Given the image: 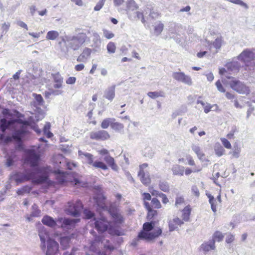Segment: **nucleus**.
Here are the masks:
<instances>
[{
  "label": "nucleus",
  "mask_w": 255,
  "mask_h": 255,
  "mask_svg": "<svg viewBox=\"0 0 255 255\" xmlns=\"http://www.w3.org/2000/svg\"><path fill=\"white\" fill-rule=\"evenodd\" d=\"M40 156L34 150L28 149L26 151V161L31 167H35L32 170H25L22 174H18L17 182L31 180L34 184H40L47 182V177L42 173L43 169L37 166Z\"/></svg>",
  "instance_id": "obj_1"
},
{
  "label": "nucleus",
  "mask_w": 255,
  "mask_h": 255,
  "mask_svg": "<svg viewBox=\"0 0 255 255\" xmlns=\"http://www.w3.org/2000/svg\"><path fill=\"white\" fill-rule=\"evenodd\" d=\"M27 123L22 122L20 120L7 121L5 118L0 119V128L3 133L6 129L12 131L13 137L19 141L24 135L27 130Z\"/></svg>",
  "instance_id": "obj_2"
},
{
  "label": "nucleus",
  "mask_w": 255,
  "mask_h": 255,
  "mask_svg": "<svg viewBox=\"0 0 255 255\" xmlns=\"http://www.w3.org/2000/svg\"><path fill=\"white\" fill-rule=\"evenodd\" d=\"M87 37L86 33L83 32L76 35L65 34L60 37L61 41L58 43H63L67 51L70 49L77 51L85 43Z\"/></svg>",
  "instance_id": "obj_3"
},
{
  "label": "nucleus",
  "mask_w": 255,
  "mask_h": 255,
  "mask_svg": "<svg viewBox=\"0 0 255 255\" xmlns=\"http://www.w3.org/2000/svg\"><path fill=\"white\" fill-rule=\"evenodd\" d=\"M77 221L78 220L76 219L61 218L56 222L52 218L48 216H44L42 220V222L44 225L50 227L54 228L57 226L66 229H71Z\"/></svg>",
  "instance_id": "obj_4"
},
{
  "label": "nucleus",
  "mask_w": 255,
  "mask_h": 255,
  "mask_svg": "<svg viewBox=\"0 0 255 255\" xmlns=\"http://www.w3.org/2000/svg\"><path fill=\"white\" fill-rule=\"evenodd\" d=\"M84 215L86 219L93 220L95 228L99 232H104L107 231L110 226V223L105 217L101 216L100 218L97 219L94 217V214L88 209L84 210Z\"/></svg>",
  "instance_id": "obj_5"
},
{
  "label": "nucleus",
  "mask_w": 255,
  "mask_h": 255,
  "mask_svg": "<svg viewBox=\"0 0 255 255\" xmlns=\"http://www.w3.org/2000/svg\"><path fill=\"white\" fill-rule=\"evenodd\" d=\"M153 228L151 223H145L143 225V231L140 232L138 235L139 239L151 240L158 237L162 233L160 228L155 229L153 232H149Z\"/></svg>",
  "instance_id": "obj_6"
},
{
  "label": "nucleus",
  "mask_w": 255,
  "mask_h": 255,
  "mask_svg": "<svg viewBox=\"0 0 255 255\" xmlns=\"http://www.w3.org/2000/svg\"><path fill=\"white\" fill-rule=\"evenodd\" d=\"M78 156L83 162L95 168H100L104 170L108 169L107 165L103 162L98 160L94 161V156L91 153L79 150Z\"/></svg>",
  "instance_id": "obj_7"
},
{
  "label": "nucleus",
  "mask_w": 255,
  "mask_h": 255,
  "mask_svg": "<svg viewBox=\"0 0 255 255\" xmlns=\"http://www.w3.org/2000/svg\"><path fill=\"white\" fill-rule=\"evenodd\" d=\"M229 84L231 88L239 94L248 95L250 93L249 88L239 80L232 78Z\"/></svg>",
  "instance_id": "obj_8"
},
{
  "label": "nucleus",
  "mask_w": 255,
  "mask_h": 255,
  "mask_svg": "<svg viewBox=\"0 0 255 255\" xmlns=\"http://www.w3.org/2000/svg\"><path fill=\"white\" fill-rule=\"evenodd\" d=\"M101 242V244L103 245L104 248L106 249L112 251L114 249V246L109 243V241L107 240L103 239L100 236L96 237L94 241L91 242V245L89 247L90 250L93 252H97L98 250L97 248L98 245L100 244Z\"/></svg>",
  "instance_id": "obj_9"
},
{
  "label": "nucleus",
  "mask_w": 255,
  "mask_h": 255,
  "mask_svg": "<svg viewBox=\"0 0 255 255\" xmlns=\"http://www.w3.org/2000/svg\"><path fill=\"white\" fill-rule=\"evenodd\" d=\"M105 199L103 198L102 202H99L96 200V202L98 207L101 208L104 211L107 213H110L113 220L117 223H122L124 221V218L121 213L118 211L110 212L108 210L107 207L106 206L105 203Z\"/></svg>",
  "instance_id": "obj_10"
},
{
  "label": "nucleus",
  "mask_w": 255,
  "mask_h": 255,
  "mask_svg": "<svg viewBox=\"0 0 255 255\" xmlns=\"http://www.w3.org/2000/svg\"><path fill=\"white\" fill-rule=\"evenodd\" d=\"M71 176V175L69 173L58 171L56 174V179L59 183L62 184L65 182H69ZM70 182L74 184L75 185L82 186L81 183L77 179L74 178L73 181H70Z\"/></svg>",
  "instance_id": "obj_11"
},
{
  "label": "nucleus",
  "mask_w": 255,
  "mask_h": 255,
  "mask_svg": "<svg viewBox=\"0 0 255 255\" xmlns=\"http://www.w3.org/2000/svg\"><path fill=\"white\" fill-rule=\"evenodd\" d=\"M172 78L178 82L183 83L188 86L192 85V80L190 76L182 72H174L172 74Z\"/></svg>",
  "instance_id": "obj_12"
},
{
  "label": "nucleus",
  "mask_w": 255,
  "mask_h": 255,
  "mask_svg": "<svg viewBox=\"0 0 255 255\" xmlns=\"http://www.w3.org/2000/svg\"><path fill=\"white\" fill-rule=\"evenodd\" d=\"M82 208V202L78 201L75 204L69 203V206L67 208L66 211L68 214L74 217H77L80 215Z\"/></svg>",
  "instance_id": "obj_13"
},
{
  "label": "nucleus",
  "mask_w": 255,
  "mask_h": 255,
  "mask_svg": "<svg viewBox=\"0 0 255 255\" xmlns=\"http://www.w3.org/2000/svg\"><path fill=\"white\" fill-rule=\"evenodd\" d=\"M90 137L92 139L105 140L108 139L110 137V135L107 131L101 130L91 132L90 134Z\"/></svg>",
  "instance_id": "obj_14"
},
{
  "label": "nucleus",
  "mask_w": 255,
  "mask_h": 255,
  "mask_svg": "<svg viewBox=\"0 0 255 255\" xmlns=\"http://www.w3.org/2000/svg\"><path fill=\"white\" fill-rule=\"evenodd\" d=\"M58 251V244L53 240L48 241L46 255H56Z\"/></svg>",
  "instance_id": "obj_15"
},
{
  "label": "nucleus",
  "mask_w": 255,
  "mask_h": 255,
  "mask_svg": "<svg viewBox=\"0 0 255 255\" xmlns=\"http://www.w3.org/2000/svg\"><path fill=\"white\" fill-rule=\"evenodd\" d=\"M254 57V53L249 49H246L239 55L238 59L248 65V63L251 61Z\"/></svg>",
  "instance_id": "obj_16"
},
{
  "label": "nucleus",
  "mask_w": 255,
  "mask_h": 255,
  "mask_svg": "<svg viewBox=\"0 0 255 255\" xmlns=\"http://www.w3.org/2000/svg\"><path fill=\"white\" fill-rule=\"evenodd\" d=\"M39 236L41 241L40 247L43 251H44L46 248V241L48 243V241L51 240L49 238V234L43 227L39 231Z\"/></svg>",
  "instance_id": "obj_17"
},
{
  "label": "nucleus",
  "mask_w": 255,
  "mask_h": 255,
  "mask_svg": "<svg viewBox=\"0 0 255 255\" xmlns=\"http://www.w3.org/2000/svg\"><path fill=\"white\" fill-rule=\"evenodd\" d=\"M92 49L89 48H85L82 53L77 58L78 62L86 63L91 56Z\"/></svg>",
  "instance_id": "obj_18"
},
{
  "label": "nucleus",
  "mask_w": 255,
  "mask_h": 255,
  "mask_svg": "<svg viewBox=\"0 0 255 255\" xmlns=\"http://www.w3.org/2000/svg\"><path fill=\"white\" fill-rule=\"evenodd\" d=\"M101 39L99 34L97 32L93 33L92 44L91 46L93 48L95 51H99L101 48Z\"/></svg>",
  "instance_id": "obj_19"
},
{
  "label": "nucleus",
  "mask_w": 255,
  "mask_h": 255,
  "mask_svg": "<svg viewBox=\"0 0 255 255\" xmlns=\"http://www.w3.org/2000/svg\"><path fill=\"white\" fill-rule=\"evenodd\" d=\"M116 85L108 87L104 91V97L112 102L115 97Z\"/></svg>",
  "instance_id": "obj_20"
},
{
  "label": "nucleus",
  "mask_w": 255,
  "mask_h": 255,
  "mask_svg": "<svg viewBox=\"0 0 255 255\" xmlns=\"http://www.w3.org/2000/svg\"><path fill=\"white\" fill-rule=\"evenodd\" d=\"M184 224V222L178 217H175L169 222V229L170 232L176 230L178 227L181 226Z\"/></svg>",
  "instance_id": "obj_21"
},
{
  "label": "nucleus",
  "mask_w": 255,
  "mask_h": 255,
  "mask_svg": "<svg viewBox=\"0 0 255 255\" xmlns=\"http://www.w3.org/2000/svg\"><path fill=\"white\" fill-rule=\"evenodd\" d=\"M104 159L113 170L117 171L119 170V167L115 163V159L113 157L108 155L104 157Z\"/></svg>",
  "instance_id": "obj_22"
},
{
  "label": "nucleus",
  "mask_w": 255,
  "mask_h": 255,
  "mask_svg": "<svg viewBox=\"0 0 255 255\" xmlns=\"http://www.w3.org/2000/svg\"><path fill=\"white\" fill-rule=\"evenodd\" d=\"M179 28V26L175 23L170 24L168 30V34L170 38L175 39L177 35V30Z\"/></svg>",
  "instance_id": "obj_23"
},
{
  "label": "nucleus",
  "mask_w": 255,
  "mask_h": 255,
  "mask_svg": "<svg viewBox=\"0 0 255 255\" xmlns=\"http://www.w3.org/2000/svg\"><path fill=\"white\" fill-rule=\"evenodd\" d=\"M226 67L228 71L232 73H236L239 71L240 65L237 61H232L228 63L226 65Z\"/></svg>",
  "instance_id": "obj_24"
},
{
  "label": "nucleus",
  "mask_w": 255,
  "mask_h": 255,
  "mask_svg": "<svg viewBox=\"0 0 255 255\" xmlns=\"http://www.w3.org/2000/svg\"><path fill=\"white\" fill-rule=\"evenodd\" d=\"M200 248L202 251L207 252L210 250H214L216 249V246L214 242L211 240L202 244Z\"/></svg>",
  "instance_id": "obj_25"
},
{
  "label": "nucleus",
  "mask_w": 255,
  "mask_h": 255,
  "mask_svg": "<svg viewBox=\"0 0 255 255\" xmlns=\"http://www.w3.org/2000/svg\"><path fill=\"white\" fill-rule=\"evenodd\" d=\"M223 42V39L222 37L220 36L217 37L214 42H208V44L209 46L210 47V50L211 49L212 47L213 46L216 49H219L221 47L222 43Z\"/></svg>",
  "instance_id": "obj_26"
},
{
  "label": "nucleus",
  "mask_w": 255,
  "mask_h": 255,
  "mask_svg": "<svg viewBox=\"0 0 255 255\" xmlns=\"http://www.w3.org/2000/svg\"><path fill=\"white\" fill-rule=\"evenodd\" d=\"M191 209L189 205L186 206L182 210V221L184 222H188L189 221L190 215L191 214Z\"/></svg>",
  "instance_id": "obj_27"
},
{
  "label": "nucleus",
  "mask_w": 255,
  "mask_h": 255,
  "mask_svg": "<svg viewBox=\"0 0 255 255\" xmlns=\"http://www.w3.org/2000/svg\"><path fill=\"white\" fill-rule=\"evenodd\" d=\"M192 149L196 154L198 158L201 160H204L205 154L201 150L200 146L197 144H193L191 146Z\"/></svg>",
  "instance_id": "obj_28"
},
{
  "label": "nucleus",
  "mask_w": 255,
  "mask_h": 255,
  "mask_svg": "<svg viewBox=\"0 0 255 255\" xmlns=\"http://www.w3.org/2000/svg\"><path fill=\"white\" fill-rule=\"evenodd\" d=\"M138 176L140 178V180L143 184L147 185L150 183V178L148 173L138 172Z\"/></svg>",
  "instance_id": "obj_29"
},
{
  "label": "nucleus",
  "mask_w": 255,
  "mask_h": 255,
  "mask_svg": "<svg viewBox=\"0 0 255 255\" xmlns=\"http://www.w3.org/2000/svg\"><path fill=\"white\" fill-rule=\"evenodd\" d=\"M173 174L174 175L183 176L184 174V167L178 164L174 165L171 169Z\"/></svg>",
  "instance_id": "obj_30"
},
{
  "label": "nucleus",
  "mask_w": 255,
  "mask_h": 255,
  "mask_svg": "<svg viewBox=\"0 0 255 255\" xmlns=\"http://www.w3.org/2000/svg\"><path fill=\"white\" fill-rule=\"evenodd\" d=\"M63 91L61 90H54L51 88L48 89V91H46L44 93V96L46 98H49L51 96H58L62 94Z\"/></svg>",
  "instance_id": "obj_31"
},
{
  "label": "nucleus",
  "mask_w": 255,
  "mask_h": 255,
  "mask_svg": "<svg viewBox=\"0 0 255 255\" xmlns=\"http://www.w3.org/2000/svg\"><path fill=\"white\" fill-rule=\"evenodd\" d=\"M59 36V33L57 30H50L46 35V38L49 40H55Z\"/></svg>",
  "instance_id": "obj_32"
},
{
  "label": "nucleus",
  "mask_w": 255,
  "mask_h": 255,
  "mask_svg": "<svg viewBox=\"0 0 255 255\" xmlns=\"http://www.w3.org/2000/svg\"><path fill=\"white\" fill-rule=\"evenodd\" d=\"M164 24L160 21H157L154 26V32L156 35H160L163 31Z\"/></svg>",
  "instance_id": "obj_33"
},
{
  "label": "nucleus",
  "mask_w": 255,
  "mask_h": 255,
  "mask_svg": "<svg viewBox=\"0 0 255 255\" xmlns=\"http://www.w3.org/2000/svg\"><path fill=\"white\" fill-rule=\"evenodd\" d=\"M224 237V235L222 232L217 231L213 234L211 241H214V244H215V242H221L223 240Z\"/></svg>",
  "instance_id": "obj_34"
},
{
  "label": "nucleus",
  "mask_w": 255,
  "mask_h": 255,
  "mask_svg": "<svg viewBox=\"0 0 255 255\" xmlns=\"http://www.w3.org/2000/svg\"><path fill=\"white\" fill-rule=\"evenodd\" d=\"M70 243V239L68 237H63L60 239V244L63 250L69 247Z\"/></svg>",
  "instance_id": "obj_35"
},
{
  "label": "nucleus",
  "mask_w": 255,
  "mask_h": 255,
  "mask_svg": "<svg viewBox=\"0 0 255 255\" xmlns=\"http://www.w3.org/2000/svg\"><path fill=\"white\" fill-rule=\"evenodd\" d=\"M147 95L152 99H156L160 97H165V93L163 91L149 92L147 93Z\"/></svg>",
  "instance_id": "obj_36"
},
{
  "label": "nucleus",
  "mask_w": 255,
  "mask_h": 255,
  "mask_svg": "<svg viewBox=\"0 0 255 255\" xmlns=\"http://www.w3.org/2000/svg\"><path fill=\"white\" fill-rule=\"evenodd\" d=\"M128 10L133 11L138 8V6L134 0H128L127 2Z\"/></svg>",
  "instance_id": "obj_37"
},
{
  "label": "nucleus",
  "mask_w": 255,
  "mask_h": 255,
  "mask_svg": "<svg viewBox=\"0 0 255 255\" xmlns=\"http://www.w3.org/2000/svg\"><path fill=\"white\" fill-rule=\"evenodd\" d=\"M124 128V125L120 123L113 122V123L111 124V128L118 132L122 131L123 130Z\"/></svg>",
  "instance_id": "obj_38"
},
{
  "label": "nucleus",
  "mask_w": 255,
  "mask_h": 255,
  "mask_svg": "<svg viewBox=\"0 0 255 255\" xmlns=\"http://www.w3.org/2000/svg\"><path fill=\"white\" fill-rule=\"evenodd\" d=\"M214 150L216 154L218 156H221L225 152V149L220 143H216L215 145Z\"/></svg>",
  "instance_id": "obj_39"
},
{
  "label": "nucleus",
  "mask_w": 255,
  "mask_h": 255,
  "mask_svg": "<svg viewBox=\"0 0 255 255\" xmlns=\"http://www.w3.org/2000/svg\"><path fill=\"white\" fill-rule=\"evenodd\" d=\"M115 119L114 118H107L103 121L101 123V127L104 129H106L108 128L109 125L111 126L113 122H115Z\"/></svg>",
  "instance_id": "obj_40"
},
{
  "label": "nucleus",
  "mask_w": 255,
  "mask_h": 255,
  "mask_svg": "<svg viewBox=\"0 0 255 255\" xmlns=\"http://www.w3.org/2000/svg\"><path fill=\"white\" fill-rule=\"evenodd\" d=\"M142 154L145 157L151 158L154 155V152L150 147H147L142 150Z\"/></svg>",
  "instance_id": "obj_41"
},
{
  "label": "nucleus",
  "mask_w": 255,
  "mask_h": 255,
  "mask_svg": "<svg viewBox=\"0 0 255 255\" xmlns=\"http://www.w3.org/2000/svg\"><path fill=\"white\" fill-rule=\"evenodd\" d=\"M50 128V123H46L43 128V132L45 135H46V136L48 138H50L53 136V134L52 132H51L49 130Z\"/></svg>",
  "instance_id": "obj_42"
},
{
  "label": "nucleus",
  "mask_w": 255,
  "mask_h": 255,
  "mask_svg": "<svg viewBox=\"0 0 255 255\" xmlns=\"http://www.w3.org/2000/svg\"><path fill=\"white\" fill-rule=\"evenodd\" d=\"M159 188L163 192H166L169 190V186L167 182L161 181L159 183Z\"/></svg>",
  "instance_id": "obj_43"
},
{
  "label": "nucleus",
  "mask_w": 255,
  "mask_h": 255,
  "mask_svg": "<svg viewBox=\"0 0 255 255\" xmlns=\"http://www.w3.org/2000/svg\"><path fill=\"white\" fill-rule=\"evenodd\" d=\"M107 49L108 53H115L116 49V46L115 44L113 42H110L107 45Z\"/></svg>",
  "instance_id": "obj_44"
},
{
  "label": "nucleus",
  "mask_w": 255,
  "mask_h": 255,
  "mask_svg": "<svg viewBox=\"0 0 255 255\" xmlns=\"http://www.w3.org/2000/svg\"><path fill=\"white\" fill-rule=\"evenodd\" d=\"M215 108L213 110H216L218 106L217 105H211L209 103H206V104L204 106V111L205 113L207 114L212 110V109Z\"/></svg>",
  "instance_id": "obj_45"
},
{
  "label": "nucleus",
  "mask_w": 255,
  "mask_h": 255,
  "mask_svg": "<svg viewBox=\"0 0 255 255\" xmlns=\"http://www.w3.org/2000/svg\"><path fill=\"white\" fill-rule=\"evenodd\" d=\"M30 191L31 188L28 186H26L18 189L17 191V193L18 195H23L24 193H29Z\"/></svg>",
  "instance_id": "obj_46"
},
{
  "label": "nucleus",
  "mask_w": 255,
  "mask_h": 255,
  "mask_svg": "<svg viewBox=\"0 0 255 255\" xmlns=\"http://www.w3.org/2000/svg\"><path fill=\"white\" fill-rule=\"evenodd\" d=\"M103 31V36L108 39H112L115 36V34L113 32L106 29H104Z\"/></svg>",
  "instance_id": "obj_47"
},
{
  "label": "nucleus",
  "mask_w": 255,
  "mask_h": 255,
  "mask_svg": "<svg viewBox=\"0 0 255 255\" xmlns=\"http://www.w3.org/2000/svg\"><path fill=\"white\" fill-rule=\"evenodd\" d=\"M151 204L152 207L154 208L159 209L161 207L159 201L156 198H152Z\"/></svg>",
  "instance_id": "obj_48"
},
{
  "label": "nucleus",
  "mask_w": 255,
  "mask_h": 255,
  "mask_svg": "<svg viewBox=\"0 0 255 255\" xmlns=\"http://www.w3.org/2000/svg\"><path fill=\"white\" fill-rule=\"evenodd\" d=\"M32 211L31 212V216L32 217H38L39 216L40 211L38 209V207L36 205L34 204L32 206Z\"/></svg>",
  "instance_id": "obj_49"
},
{
  "label": "nucleus",
  "mask_w": 255,
  "mask_h": 255,
  "mask_svg": "<svg viewBox=\"0 0 255 255\" xmlns=\"http://www.w3.org/2000/svg\"><path fill=\"white\" fill-rule=\"evenodd\" d=\"M52 78L55 83H63V78L59 73L52 74Z\"/></svg>",
  "instance_id": "obj_50"
},
{
  "label": "nucleus",
  "mask_w": 255,
  "mask_h": 255,
  "mask_svg": "<svg viewBox=\"0 0 255 255\" xmlns=\"http://www.w3.org/2000/svg\"><path fill=\"white\" fill-rule=\"evenodd\" d=\"M234 148V151L232 152V156L234 158H238L240 156L241 148L238 146H235Z\"/></svg>",
  "instance_id": "obj_51"
},
{
  "label": "nucleus",
  "mask_w": 255,
  "mask_h": 255,
  "mask_svg": "<svg viewBox=\"0 0 255 255\" xmlns=\"http://www.w3.org/2000/svg\"><path fill=\"white\" fill-rule=\"evenodd\" d=\"M230 1L233 3L240 5L245 7L246 9H248L249 7L247 4L241 0H230Z\"/></svg>",
  "instance_id": "obj_52"
},
{
  "label": "nucleus",
  "mask_w": 255,
  "mask_h": 255,
  "mask_svg": "<svg viewBox=\"0 0 255 255\" xmlns=\"http://www.w3.org/2000/svg\"><path fill=\"white\" fill-rule=\"evenodd\" d=\"M106 0H100L94 7L95 11L100 10L103 6Z\"/></svg>",
  "instance_id": "obj_53"
},
{
  "label": "nucleus",
  "mask_w": 255,
  "mask_h": 255,
  "mask_svg": "<svg viewBox=\"0 0 255 255\" xmlns=\"http://www.w3.org/2000/svg\"><path fill=\"white\" fill-rule=\"evenodd\" d=\"M221 140L225 147H226L227 149L231 148V147H232L231 144L230 142L227 139H226L225 138H221Z\"/></svg>",
  "instance_id": "obj_54"
},
{
  "label": "nucleus",
  "mask_w": 255,
  "mask_h": 255,
  "mask_svg": "<svg viewBox=\"0 0 255 255\" xmlns=\"http://www.w3.org/2000/svg\"><path fill=\"white\" fill-rule=\"evenodd\" d=\"M10 24L9 22H4L1 24V30L2 33H6L9 29Z\"/></svg>",
  "instance_id": "obj_55"
},
{
  "label": "nucleus",
  "mask_w": 255,
  "mask_h": 255,
  "mask_svg": "<svg viewBox=\"0 0 255 255\" xmlns=\"http://www.w3.org/2000/svg\"><path fill=\"white\" fill-rule=\"evenodd\" d=\"M186 159L188 161V163L189 165L194 166L195 165L194 159L189 154L186 155Z\"/></svg>",
  "instance_id": "obj_56"
},
{
  "label": "nucleus",
  "mask_w": 255,
  "mask_h": 255,
  "mask_svg": "<svg viewBox=\"0 0 255 255\" xmlns=\"http://www.w3.org/2000/svg\"><path fill=\"white\" fill-rule=\"evenodd\" d=\"M184 202V199L182 197H178L176 198L175 206L178 208L179 205L183 204Z\"/></svg>",
  "instance_id": "obj_57"
},
{
  "label": "nucleus",
  "mask_w": 255,
  "mask_h": 255,
  "mask_svg": "<svg viewBox=\"0 0 255 255\" xmlns=\"http://www.w3.org/2000/svg\"><path fill=\"white\" fill-rule=\"evenodd\" d=\"M191 191L192 194L195 196L198 197L200 195V192L198 188L196 186H193L191 188Z\"/></svg>",
  "instance_id": "obj_58"
},
{
  "label": "nucleus",
  "mask_w": 255,
  "mask_h": 255,
  "mask_svg": "<svg viewBox=\"0 0 255 255\" xmlns=\"http://www.w3.org/2000/svg\"><path fill=\"white\" fill-rule=\"evenodd\" d=\"M157 214V211L152 209L148 210L147 218L149 219H151L153 216Z\"/></svg>",
  "instance_id": "obj_59"
},
{
  "label": "nucleus",
  "mask_w": 255,
  "mask_h": 255,
  "mask_svg": "<svg viewBox=\"0 0 255 255\" xmlns=\"http://www.w3.org/2000/svg\"><path fill=\"white\" fill-rule=\"evenodd\" d=\"M201 170V168H199V169H194V170H191L190 168H186L185 170V173L186 175H190L192 172H199Z\"/></svg>",
  "instance_id": "obj_60"
},
{
  "label": "nucleus",
  "mask_w": 255,
  "mask_h": 255,
  "mask_svg": "<svg viewBox=\"0 0 255 255\" xmlns=\"http://www.w3.org/2000/svg\"><path fill=\"white\" fill-rule=\"evenodd\" d=\"M235 239L234 236L232 234H228L226 238V242L228 244L232 243Z\"/></svg>",
  "instance_id": "obj_61"
},
{
  "label": "nucleus",
  "mask_w": 255,
  "mask_h": 255,
  "mask_svg": "<svg viewBox=\"0 0 255 255\" xmlns=\"http://www.w3.org/2000/svg\"><path fill=\"white\" fill-rule=\"evenodd\" d=\"M216 85L217 86V88L218 89V90L221 92H225V89L224 88V87H223L221 83L220 82V80H218L216 82Z\"/></svg>",
  "instance_id": "obj_62"
},
{
  "label": "nucleus",
  "mask_w": 255,
  "mask_h": 255,
  "mask_svg": "<svg viewBox=\"0 0 255 255\" xmlns=\"http://www.w3.org/2000/svg\"><path fill=\"white\" fill-rule=\"evenodd\" d=\"M35 99L39 105H42L43 104V100L40 95H36Z\"/></svg>",
  "instance_id": "obj_63"
},
{
  "label": "nucleus",
  "mask_w": 255,
  "mask_h": 255,
  "mask_svg": "<svg viewBox=\"0 0 255 255\" xmlns=\"http://www.w3.org/2000/svg\"><path fill=\"white\" fill-rule=\"evenodd\" d=\"M209 203L211 204L212 210L214 213H216V212L217 211V209H216V200H215L214 201H213V199H211V200H210Z\"/></svg>",
  "instance_id": "obj_64"
}]
</instances>
